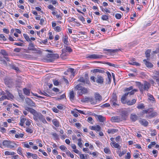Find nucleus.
I'll return each mask as SVG.
<instances>
[{
    "label": "nucleus",
    "instance_id": "f257e3e1",
    "mask_svg": "<svg viewBox=\"0 0 159 159\" xmlns=\"http://www.w3.org/2000/svg\"><path fill=\"white\" fill-rule=\"evenodd\" d=\"M26 109L33 115V119L35 121H40L44 124H47L45 117L41 113L37 112L34 109L30 107H26Z\"/></svg>",
    "mask_w": 159,
    "mask_h": 159
},
{
    "label": "nucleus",
    "instance_id": "f03ea898",
    "mask_svg": "<svg viewBox=\"0 0 159 159\" xmlns=\"http://www.w3.org/2000/svg\"><path fill=\"white\" fill-rule=\"evenodd\" d=\"M74 88L75 91H77V94L79 95H82L89 92V89L82 86L80 84L77 85Z\"/></svg>",
    "mask_w": 159,
    "mask_h": 159
},
{
    "label": "nucleus",
    "instance_id": "7ed1b4c3",
    "mask_svg": "<svg viewBox=\"0 0 159 159\" xmlns=\"http://www.w3.org/2000/svg\"><path fill=\"white\" fill-rule=\"evenodd\" d=\"M143 113L146 114V117L149 118L155 117L158 115L156 111H154L152 108H149L144 110L143 111Z\"/></svg>",
    "mask_w": 159,
    "mask_h": 159
},
{
    "label": "nucleus",
    "instance_id": "20e7f679",
    "mask_svg": "<svg viewBox=\"0 0 159 159\" xmlns=\"http://www.w3.org/2000/svg\"><path fill=\"white\" fill-rule=\"evenodd\" d=\"M137 85L139 86L140 90L141 92H143L145 90H148L150 87L149 83L145 81L143 84H141L140 82H138Z\"/></svg>",
    "mask_w": 159,
    "mask_h": 159
},
{
    "label": "nucleus",
    "instance_id": "39448f33",
    "mask_svg": "<svg viewBox=\"0 0 159 159\" xmlns=\"http://www.w3.org/2000/svg\"><path fill=\"white\" fill-rule=\"evenodd\" d=\"M110 102L113 107H118L119 106L117 100V97L116 94H113Z\"/></svg>",
    "mask_w": 159,
    "mask_h": 159
},
{
    "label": "nucleus",
    "instance_id": "423d86ee",
    "mask_svg": "<svg viewBox=\"0 0 159 159\" xmlns=\"http://www.w3.org/2000/svg\"><path fill=\"white\" fill-rule=\"evenodd\" d=\"M2 144L5 146L11 148H14L18 146L17 144L13 141L6 140H4Z\"/></svg>",
    "mask_w": 159,
    "mask_h": 159
},
{
    "label": "nucleus",
    "instance_id": "0eeeda50",
    "mask_svg": "<svg viewBox=\"0 0 159 159\" xmlns=\"http://www.w3.org/2000/svg\"><path fill=\"white\" fill-rule=\"evenodd\" d=\"M103 57V56L101 55L91 53L87 55L86 58L87 59H98L101 58Z\"/></svg>",
    "mask_w": 159,
    "mask_h": 159
},
{
    "label": "nucleus",
    "instance_id": "6e6552de",
    "mask_svg": "<svg viewBox=\"0 0 159 159\" xmlns=\"http://www.w3.org/2000/svg\"><path fill=\"white\" fill-rule=\"evenodd\" d=\"M77 81L82 82V84L83 85H85V84H90L88 78H86L84 79L83 77H80Z\"/></svg>",
    "mask_w": 159,
    "mask_h": 159
},
{
    "label": "nucleus",
    "instance_id": "1a4fd4ad",
    "mask_svg": "<svg viewBox=\"0 0 159 159\" xmlns=\"http://www.w3.org/2000/svg\"><path fill=\"white\" fill-rule=\"evenodd\" d=\"M4 82L5 84L9 87H11L13 84V80L9 77H7L5 78Z\"/></svg>",
    "mask_w": 159,
    "mask_h": 159
},
{
    "label": "nucleus",
    "instance_id": "9d476101",
    "mask_svg": "<svg viewBox=\"0 0 159 159\" xmlns=\"http://www.w3.org/2000/svg\"><path fill=\"white\" fill-rule=\"evenodd\" d=\"M90 129L91 130H94L97 131H100L101 130V127L99 125H96L90 127Z\"/></svg>",
    "mask_w": 159,
    "mask_h": 159
},
{
    "label": "nucleus",
    "instance_id": "9b49d317",
    "mask_svg": "<svg viewBox=\"0 0 159 159\" xmlns=\"http://www.w3.org/2000/svg\"><path fill=\"white\" fill-rule=\"evenodd\" d=\"M147 96L148 99L152 103H155L156 102L155 100L152 95L148 93L147 94Z\"/></svg>",
    "mask_w": 159,
    "mask_h": 159
},
{
    "label": "nucleus",
    "instance_id": "f8f14e48",
    "mask_svg": "<svg viewBox=\"0 0 159 159\" xmlns=\"http://www.w3.org/2000/svg\"><path fill=\"white\" fill-rule=\"evenodd\" d=\"M95 116L101 122H104L106 120V118L102 115H95Z\"/></svg>",
    "mask_w": 159,
    "mask_h": 159
},
{
    "label": "nucleus",
    "instance_id": "ddd939ff",
    "mask_svg": "<svg viewBox=\"0 0 159 159\" xmlns=\"http://www.w3.org/2000/svg\"><path fill=\"white\" fill-rule=\"evenodd\" d=\"M1 53L3 56L5 60L7 61H10L9 58L7 56V53L5 50H1Z\"/></svg>",
    "mask_w": 159,
    "mask_h": 159
},
{
    "label": "nucleus",
    "instance_id": "4468645a",
    "mask_svg": "<svg viewBox=\"0 0 159 159\" xmlns=\"http://www.w3.org/2000/svg\"><path fill=\"white\" fill-rule=\"evenodd\" d=\"M62 53L61 55V57L64 59L65 57L67 56L68 55V53L65 48L62 50Z\"/></svg>",
    "mask_w": 159,
    "mask_h": 159
},
{
    "label": "nucleus",
    "instance_id": "2eb2a0df",
    "mask_svg": "<svg viewBox=\"0 0 159 159\" xmlns=\"http://www.w3.org/2000/svg\"><path fill=\"white\" fill-rule=\"evenodd\" d=\"M6 94H7V99L9 100L13 99L14 98V96L9 91L6 90Z\"/></svg>",
    "mask_w": 159,
    "mask_h": 159
},
{
    "label": "nucleus",
    "instance_id": "dca6fc26",
    "mask_svg": "<svg viewBox=\"0 0 159 159\" xmlns=\"http://www.w3.org/2000/svg\"><path fill=\"white\" fill-rule=\"evenodd\" d=\"M94 97L95 100H96L97 102L98 101H100L102 99V97L100 94L98 93H96L94 94Z\"/></svg>",
    "mask_w": 159,
    "mask_h": 159
},
{
    "label": "nucleus",
    "instance_id": "f3484780",
    "mask_svg": "<svg viewBox=\"0 0 159 159\" xmlns=\"http://www.w3.org/2000/svg\"><path fill=\"white\" fill-rule=\"evenodd\" d=\"M103 79L102 77L100 76L97 77L96 82L100 84H102L103 82Z\"/></svg>",
    "mask_w": 159,
    "mask_h": 159
},
{
    "label": "nucleus",
    "instance_id": "a211bd4d",
    "mask_svg": "<svg viewBox=\"0 0 159 159\" xmlns=\"http://www.w3.org/2000/svg\"><path fill=\"white\" fill-rule=\"evenodd\" d=\"M118 131V129H110L107 130V132L108 134H114L117 132Z\"/></svg>",
    "mask_w": 159,
    "mask_h": 159
},
{
    "label": "nucleus",
    "instance_id": "6ab92c4d",
    "mask_svg": "<svg viewBox=\"0 0 159 159\" xmlns=\"http://www.w3.org/2000/svg\"><path fill=\"white\" fill-rule=\"evenodd\" d=\"M136 101V100L134 99L131 101H127L126 103L128 105H132L135 103Z\"/></svg>",
    "mask_w": 159,
    "mask_h": 159
},
{
    "label": "nucleus",
    "instance_id": "aec40b11",
    "mask_svg": "<svg viewBox=\"0 0 159 159\" xmlns=\"http://www.w3.org/2000/svg\"><path fill=\"white\" fill-rule=\"evenodd\" d=\"M68 37L67 36H65L62 39V42L66 45H67L69 44L68 41Z\"/></svg>",
    "mask_w": 159,
    "mask_h": 159
},
{
    "label": "nucleus",
    "instance_id": "412c9836",
    "mask_svg": "<svg viewBox=\"0 0 159 159\" xmlns=\"http://www.w3.org/2000/svg\"><path fill=\"white\" fill-rule=\"evenodd\" d=\"M27 119L24 117H21L20 119V122L19 124L20 125L22 126L24 125L25 122Z\"/></svg>",
    "mask_w": 159,
    "mask_h": 159
},
{
    "label": "nucleus",
    "instance_id": "4be33fe9",
    "mask_svg": "<svg viewBox=\"0 0 159 159\" xmlns=\"http://www.w3.org/2000/svg\"><path fill=\"white\" fill-rule=\"evenodd\" d=\"M143 61L144 62L145 65L147 67L151 68L153 67V65L152 64L151 62L147 61L146 60H144Z\"/></svg>",
    "mask_w": 159,
    "mask_h": 159
},
{
    "label": "nucleus",
    "instance_id": "5701e85b",
    "mask_svg": "<svg viewBox=\"0 0 159 159\" xmlns=\"http://www.w3.org/2000/svg\"><path fill=\"white\" fill-rule=\"evenodd\" d=\"M138 116L135 114H131L130 116V119L133 121H135L137 120Z\"/></svg>",
    "mask_w": 159,
    "mask_h": 159
},
{
    "label": "nucleus",
    "instance_id": "b1692460",
    "mask_svg": "<svg viewBox=\"0 0 159 159\" xmlns=\"http://www.w3.org/2000/svg\"><path fill=\"white\" fill-rule=\"evenodd\" d=\"M140 124L144 126H147L148 125V122L145 119H142L140 120Z\"/></svg>",
    "mask_w": 159,
    "mask_h": 159
},
{
    "label": "nucleus",
    "instance_id": "393cba45",
    "mask_svg": "<svg viewBox=\"0 0 159 159\" xmlns=\"http://www.w3.org/2000/svg\"><path fill=\"white\" fill-rule=\"evenodd\" d=\"M16 153L13 152L6 151L5 152V154L6 156L14 155Z\"/></svg>",
    "mask_w": 159,
    "mask_h": 159
},
{
    "label": "nucleus",
    "instance_id": "a878e982",
    "mask_svg": "<svg viewBox=\"0 0 159 159\" xmlns=\"http://www.w3.org/2000/svg\"><path fill=\"white\" fill-rule=\"evenodd\" d=\"M25 101L30 106H33V102L29 98H26L25 99Z\"/></svg>",
    "mask_w": 159,
    "mask_h": 159
},
{
    "label": "nucleus",
    "instance_id": "bb28decb",
    "mask_svg": "<svg viewBox=\"0 0 159 159\" xmlns=\"http://www.w3.org/2000/svg\"><path fill=\"white\" fill-rule=\"evenodd\" d=\"M111 146H113L115 148H118L120 147V145L115 141L112 142L111 143Z\"/></svg>",
    "mask_w": 159,
    "mask_h": 159
},
{
    "label": "nucleus",
    "instance_id": "cd10ccee",
    "mask_svg": "<svg viewBox=\"0 0 159 159\" xmlns=\"http://www.w3.org/2000/svg\"><path fill=\"white\" fill-rule=\"evenodd\" d=\"M89 102H90L91 104H95L97 102L96 100L93 98L90 97Z\"/></svg>",
    "mask_w": 159,
    "mask_h": 159
},
{
    "label": "nucleus",
    "instance_id": "c85d7f7f",
    "mask_svg": "<svg viewBox=\"0 0 159 159\" xmlns=\"http://www.w3.org/2000/svg\"><path fill=\"white\" fill-rule=\"evenodd\" d=\"M137 107L139 109H143L144 108L145 106L143 103H139L137 104Z\"/></svg>",
    "mask_w": 159,
    "mask_h": 159
},
{
    "label": "nucleus",
    "instance_id": "c756f323",
    "mask_svg": "<svg viewBox=\"0 0 159 159\" xmlns=\"http://www.w3.org/2000/svg\"><path fill=\"white\" fill-rule=\"evenodd\" d=\"M53 124L55 125L56 127H58L59 126V123L57 120L56 119H53L52 120Z\"/></svg>",
    "mask_w": 159,
    "mask_h": 159
},
{
    "label": "nucleus",
    "instance_id": "7c9ffc66",
    "mask_svg": "<svg viewBox=\"0 0 159 159\" xmlns=\"http://www.w3.org/2000/svg\"><path fill=\"white\" fill-rule=\"evenodd\" d=\"M100 8L101 10L103 11H105L106 13H110L111 12L110 10L107 8H104L102 6H100Z\"/></svg>",
    "mask_w": 159,
    "mask_h": 159
},
{
    "label": "nucleus",
    "instance_id": "2f4dec72",
    "mask_svg": "<svg viewBox=\"0 0 159 159\" xmlns=\"http://www.w3.org/2000/svg\"><path fill=\"white\" fill-rule=\"evenodd\" d=\"M70 98L71 100H73L74 98V92L73 91H70L69 93Z\"/></svg>",
    "mask_w": 159,
    "mask_h": 159
},
{
    "label": "nucleus",
    "instance_id": "473e14b6",
    "mask_svg": "<svg viewBox=\"0 0 159 159\" xmlns=\"http://www.w3.org/2000/svg\"><path fill=\"white\" fill-rule=\"evenodd\" d=\"M24 135V134H16L15 137L16 138H22Z\"/></svg>",
    "mask_w": 159,
    "mask_h": 159
},
{
    "label": "nucleus",
    "instance_id": "72a5a7b5",
    "mask_svg": "<svg viewBox=\"0 0 159 159\" xmlns=\"http://www.w3.org/2000/svg\"><path fill=\"white\" fill-rule=\"evenodd\" d=\"M78 143L77 144L78 146L80 148L82 147L83 144L82 143V139L81 138H79L78 139Z\"/></svg>",
    "mask_w": 159,
    "mask_h": 159
},
{
    "label": "nucleus",
    "instance_id": "f704fd0d",
    "mask_svg": "<svg viewBox=\"0 0 159 159\" xmlns=\"http://www.w3.org/2000/svg\"><path fill=\"white\" fill-rule=\"evenodd\" d=\"M10 66L11 68L15 70L17 72H19V68L18 67H16L15 65L13 64L11 65Z\"/></svg>",
    "mask_w": 159,
    "mask_h": 159
},
{
    "label": "nucleus",
    "instance_id": "c9c22d12",
    "mask_svg": "<svg viewBox=\"0 0 159 159\" xmlns=\"http://www.w3.org/2000/svg\"><path fill=\"white\" fill-rule=\"evenodd\" d=\"M104 152L106 154H109L111 153V152L110 149L107 148H105L104 149Z\"/></svg>",
    "mask_w": 159,
    "mask_h": 159
},
{
    "label": "nucleus",
    "instance_id": "e433bc0d",
    "mask_svg": "<svg viewBox=\"0 0 159 159\" xmlns=\"http://www.w3.org/2000/svg\"><path fill=\"white\" fill-rule=\"evenodd\" d=\"M89 98L90 97H86L82 99L81 101L84 102H89Z\"/></svg>",
    "mask_w": 159,
    "mask_h": 159
},
{
    "label": "nucleus",
    "instance_id": "4c0bfd02",
    "mask_svg": "<svg viewBox=\"0 0 159 159\" xmlns=\"http://www.w3.org/2000/svg\"><path fill=\"white\" fill-rule=\"evenodd\" d=\"M121 115L123 117L124 116H127L128 115V112L126 110H123L122 111Z\"/></svg>",
    "mask_w": 159,
    "mask_h": 159
},
{
    "label": "nucleus",
    "instance_id": "58836bf2",
    "mask_svg": "<svg viewBox=\"0 0 159 159\" xmlns=\"http://www.w3.org/2000/svg\"><path fill=\"white\" fill-rule=\"evenodd\" d=\"M23 36H24V37L25 38V39H26V40L27 41H28V42L30 41V39L29 37L28 36V35L27 34H23Z\"/></svg>",
    "mask_w": 159,
    "mask_h": 159
},
{
    "label": "nucleus",
    "instance_id": "ea45409f",
    "mask_svg": "<svg viewBox=\"0 0 159 159\" xmlns=\"http://www.w3.org/2000/svg\"><path fill=\"white\" fill-rule=\"evenodd\" d=\"M48 9L51 10L52 11H55L56 8L54 7L52 5H50L48 6Z\"/></svg>",
    "mask_w": 159,
    "mask_h": 159
},
{
    "label": "nucleus",
    "instance_id": "a19ab883",
    "mask_svg": "<svg viewBox=\"0 0 159 159\" xmlns=\"http://www.w3.org/2000/svg\"><path fill=\"white\" fill-rule=\"evenodd\" d=\"M23 91L25 94L27 95H29L30 94V90L26 89H23Z\"/></svg>",
    "mask_w": 159,
    "mask_h": 159
},
{
    "label": "nucleus",
    "instance_id": "79ce46f5",
    "mask_svg": "<svg viewBox=\"0 0 159 159\" xmlns=\"http://www.w3.org/2000/svg\"><path fill=\"white\" fill-rule=\"evenodd\" d=\"M101 19L103 20H108V17L107 15H104L102 16Z\"/></svg>",
    "mask_w": 159,
    "mask_h": 159
},
{
    "label": "nucleus",
    "instance_id": "37998d69",
    "mask_svg": "<svg viewBox=\"0 0 159 159\" xmlns=\"http://www.w3.org/2000/svg\"><path fill=\"white\" fill-rule=\"evenodd\" d=\"M25 130L27 132L30 134L32 133L33 132V130L30 128H26Z\"/></svg>",
    "mask_w": 159,
    "mask_h": 159
},
{
    "label": "nucleus",
    "instance_id": "c03bdc74",
    "mask_svg": "<svg viewBox=\"0 0 159 159\" xmlns=\"http://www.w3.org/2000/svg\"><path fill=\"white\" fill-rule=\"evenodd\" d=\"M35 142L36 143L39 144V145L40 147H43V144L41 143V141L39 139H37L35 140Z\"/></svg>",
    "mask_w": 159,
    "mask_h": 159
},
{
    "label": "nucleus",
    "instance_id": "a18cd8bd",
    "mask_svg": "<svg viewBox=\"0 0 159 159\" xmlns=\"http://www.w3.org/2000/svg\"><path fill=\"white\" fill-rule=\"evenodd\" d=\"M129 63V64L132 65L139 66V63H137L135 61H130Z\"/></svg>",
    "mask_w": 159,
    "mask_h": 159
},
{
    "label": "nucleus",
    "instance_id": "49530a36",
    "mask_svg": "<svg viewBox=\"0 0 159 159\" xmlns=\"http://www.w3.org/2000/svg\"><path fill=\"white\" fill-rule=\"evenodd\" d=\"M150 50H148L145 52V54L146 55V56L147 57H149L150 56Z\"/></svg>",
    "mask_w": 159,
    "mask_h": 159
},
{
    "label": "nucleus",
    "instance_id": "de8ad7c7",
    "mask_svg": "<svg viewBox=\"0 0 159 159\" xmlns=\"http://www.w3.org/2000/svg\"><path fill=\"white\" fill-rule=\"evenodd\" d=\"M76 19L73 17H69L68 19V20L69 22H71L73 21L75 22Z\"/></svg>",
    "mask_w": 159,
    "mask_h": 159
},
{
    "label": "nucleus",
    "instance_id": "09e8293b",
    "mask_svg": "<svg viewBox=\"0 0 159 159\" xmlns=\"http://www.w3.org/2000/svg\"><path fill=\"white\" fill-rule=\"evenodd\" d=\"M54 30L57 32H58L61 31V28L60 26H57L55 27V28H54Z\"/></svg>",
    "mask_w": 159,
    "mask_h": 159
},
{
    "label": "nucleus",
    "instance_id": "8fccbe9b",
    "mask_svg": "<svg viewBox=\"0 0 159 159\" xmlns=\"http://www.w3.org/2000/svg\"><path fill=\"white\" fill-rule=\"evenodd\" d=\"M22 143L23 144L24 147L25 148H30V146L28 143L26 142Z\"/></svg>",
    "mask_w": 159,
    "mask_h": 159
},
{
    "label": "nucleus",
    "instance_id": "3c124183",
    "mask_svg": "<svg viewBox=\"0 0 159 159\" xmlns=\"http://www.w3.org/2000/svg\"><path fill=\"white\" fill-rule=\"evenodd\" d=\"M31 120L27 119L26 121L25 124L26 125L29 126L31 125Z\"/></svg>",
    "mask_w": 159,
    "mask_h": 159
},
{
    "label": "nucleus",
    "instance_id": "603ef678",
    "mask_svg": "<svg viewBox=\"0 0 159 159\" xmlns=\"http://www.w3.org/2000/svg\"><path fill=\"white\" fill-rule=\"evenodd\" d=\"M126 98H125V97H124L123 96H122L121 99V102L123 103V104H125L126 103V102L125 101V99H126Z\"/></svg>",
    "mask_w": 159,
    "mask_h": 159
},
{
    "label": "nucleus",
    "instance_id": "864d4df0",
    "mask_svg": "<svg viewBox=\"0 0 159 159\" xmlns=\"http://www.w3.org/2000/svg\"><path fill=\"white\" fill-rule=\"evenodd\" d=\"M65 48H64L66 50L67 52H72V50L69 47L65 46Z\"/></svg>",
    "mask_w": 159,
    "mask_h": 159
},
{
    "label": "nucleus",
    "instance_id": "5fc2aeb1",
    "mask_svg": "<svg viewBox=\"0 0 159 159\" xmlns=\"http://www.w3.org/2000/svg\"><path fill=\"white\" fill-rule=\"evenodd\" d=\"M60 148L61 150L64 151H65L67 149V148H66V147L65 146L63 145H61L60 147Z\"/></svg>",
    "mask_w": 159,
    "mask_h": 159
},
{
    "label": "nucleus",
    "instance_id": "6e6d98bb",
    "mask_svg": "<svg viewBox=\"0 0 159 159\" xmlns=\"http://www.w3.org/2000/svg\"><path fill=\"white\" fill-rule=\"evenodd\" d=\"M138 91V90L136 89H134L133 90H132L130 92H128L129 94L130 95H132L134 93L137 91Z\"/></svg>",
    "mask_w": 159,
    "mask_h": 159
},
{
    "label": "nucleus",
    "instance_id": "4d7b16f0",
    "mask_svg": "<svg viewBox=\"0 0 159 159\" xmlns=\"http://www.w3.org/2000/svg\"><path fill=\"white\" fill-rule=\"evenodd\" d=\"M0 131L2 133H5L6 132V129L4 127H2L0 125Z\"/></svg>",
    "mask_w": 159,
    "mask_h": 159
},
{
    "label": "nucleus",
    "instance_id": "13d9d810",
    "mask_svg": "<svg viewBox=\"0 0 159 159\" xmlns=\"http://www.w3.org/2000/svg\"><path fill=\"white\" fill-rule=\"evenodd\" d=\"M51 2L53 5H54L55 6H57L58 5V3L56 0H52Z\"/></svg>",
    "mask_w": 159,
    "mask_h": 159
},
{
    "label": "nucleus",
    "instance_id": "bf43d9fd",
    "mask_svg": "<svg viewBox=\"0 0 159 159\" xmlns=\"http://www.w3.org/2000/svg\"><path fill=\"white\" fill-rule=\"evenodd\" d=\"M121 15L119 13H117L115 15L116 18L118 19H120L121 17Z\"/></svg>",
    "mask_w": 159,
    "mask_h": 159
},
{
    "label": "nucleus",
    "instance_id": "052dcab7",
    "mask_svg": "<svg viewBox=\"0 0 159 159\" xmlns=\"http://www.w3.org/2000/svg\"><path fill=\"white\" fill-rule=\"evenodd\" d=\"M116 141L117 142H119L121 141V139L120 136H117L116 138Z\"/></svg>",
    "mask_w": 159,
    "mask_h": 159
},
{
    "label": "nucleus",
    "instance_id": "680f3d73",
    "mask_svg": "<svg viewBox=\"0 0 159 159\" xmlns=\"http://www.w3.org/2000/svg\"><path fill=\"white\" fill-rule=\"evenodd\" d=\"M48 34L49 35V39L52 40L53 39V36L52 35V33L51 32H50L48 33Z\"/></svg>",
    "mask_w": 159,
    "mask_h": 159
},
{
    "label": "nucleus",
    "instance_id": "e2e57ef3",
    "mask_svg": "<svg viewBox=\"0 0 159 159\" xmlns=\"http://www.w3.org/2000/svg\"><path fill=\"white\" fill-rule=\"evenodd\" d=\"M64 106L61 104H59L57 106V107L60 110H62L64 108Z\"/></svg>",
    "mask_w": 159,
    "mask_h": 159
},
{
    "label": "nucleus",
    "instance_id": "0e129e2a",
    "mask_svg": "<svg viewBox=\"0 0 159 159\" xmlns=\"http://www.w3.org/2000/svg\"><path fill=\"white\" fill-rule=\"evenodd\" d=\"M7 97L6 95H4L0 98V101H2L6 99H7Z\"/></svg>",
    "mask_w": 159,
    "mask_h": 159
},
{
    "label": "nucleus",
    "instance_id": "69168bd1",
    "mask_svg": "<svg viewBox=\"0 0 159 159\" xmlns=\"http://www.w3.org/2000/svg\"><path fill=\"white\" fill-rule=\"evenodd\" d=\"M131 155L129 152H128L127 153V155L125 156V158L127 159H129L130 158Z\"/></svg>",
    "mask_w": 159,
    "mask_h": 159
},
{
    "label": "nucleus",
    "instance_id": "338daca9",
    "mask_svg": "<svg viewBox=\"0 0 159 159\" xmlns=\"http://www.w3.org/2000/svg\"><path fill=\"white\" fill-rule=\"evenodd\" d=\"M0 38L2 39L3 41H6L7 40L6 38L5 37V36L3 34H0Z\"/></svg>",
    "mask_w": 159,
    "mask_h": 159
},
{
    "label": "nucleus",
    "instance_id": "774afa93",
    "mask_svg": "<svg viewBox=\"0 0 159 159\" xmlns=\"http://www.w3.org/2000/svg\"><path fill=\"white\" fill-rule=\"evenodd\" d=\"M3 31L4 33L6 34H8L9 32V30L6 28H4L3 29Z\"/></svg>",
    "mask_w": 159,
    "mask_h": 159
}]
</instances>
